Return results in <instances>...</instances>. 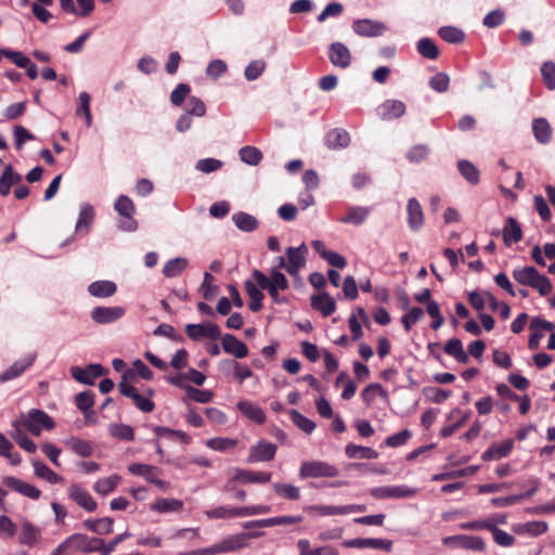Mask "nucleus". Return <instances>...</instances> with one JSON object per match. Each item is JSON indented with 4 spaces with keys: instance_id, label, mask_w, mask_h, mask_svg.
I'll list each match as a JSON object with an SVG mask.
<instances>
[{
    "instance_id": "1",
    "label": "nucleus",
    "mask_w": 555,
    "mask_h": 555,
    "mask_svg": "<svg viewBox=\"0 0 555 555\" xmlns=\"http://www.w3.org/2000/svg\"><path fill=\"white\" fill-rule=\"evenodd\" d=\"M270 512V506H243V507H227L218 506L212 509L206 511L205 515L210 519H230L235 517H246L266 514Z\"/></svg>"
},
{
    "instance_id": "2",
    "label": "nucleus",
    "mask_w": 555,
    "mask_h": 555,
    "mask_svg": "<svg viewBox=\"0 0 555 555\" xmlns=\"http://www.w3.org/2000/svg\"><path fill=\"white\" fill-rule=\"evenodd\" d=\"M230 479L224 485L225 491H233L235 483H266L271 480V473L253 472L248 469L231 468L229 469Z\"/></svg>"
},
{
    "instance_id": "3",
    "label": "nucleus",
    "mask_w": 555,
    "mask_h": 555,
    "mask_svg": "<svg viewBox=\"0 0 555 555\" xmlns=\"http://www.w3.org/2000/svg\"><path fill=\"white\" fill-rule=\"evenodd\" d=\"M339 475V469L323 461H306L302 462L299 468V476L306 478H321V477H336Z\"/></svg>"
},
{
    "instance_id": "4",
    "label": "nucleus",
    "mask_w": 555,
    "mask_h": 555,
    "mask_svg": "<svg viewBox=\"0 0 555 555\" xmlns=\"http://www.w3.org/2000/svg\"><path fill=\"white\" fill-rule=\"evenodd\" d=\"M262 535L261 532L238 533L229 535L219 543L210 546L211 555L238 551L248 545L247 540Z\"/></svg>"
},
{
    "instance_id": "5",
    "label": "nucleus",
    "mask_w": 555,
    "mask_h": 555,
    "mask_svg": "<svg viewBox=\"0 0 555 555\" xmlns=\"http://www.w3.org/2000/svg\"><path fill=\"white\" fill-rule=\"evenodd\" d=\"M525 284L537 289L541 296L548 295L553 288L550 279L539 273L534 267L522 268V285Z\"/></svg>"
},
{
    "instance_id": "6",
    "label": "nucleus",
    "mask_w": 555,
    "mask_h": 555,
    "mask_svg": "<svg viewBox=\"0 0 555 555\" xmlns=\"http://www.w3.org/2000/svg\"><path fill=\"white\" fill-rule=\"evenodd\" d=\"M115 209L125 220L120 222L119 228L124 231L132 232L138 228L137 221L133 219L135 207L133 202L126 195H120L115 202Z\"/></svg>"
},
{
    "instance_id": "7",
    "label": "nucleus",
    "mask_w": 555,
    "mask_h": 555,
    "mask_svg": "<svg viewBox=\"0 0 555 555\" xmlns=\"http://www.w3.org/2000/svg\"><path fill=\"white\" fill-rule=\"evenodd\" d=\"M417 489L408 486H383L371 489V495L375 499H404L412 498Z\"/></svg>"
},
{
    "instance_id": "8",
    "label": "nucleus",
    "mask_w": 555,
    "mask_h": 555,
    "mask_svg": "<svg viewBox=\"0 0 555 555\" xmlns=\"http://www.w3.org/2000/svg\"><path fill=\"white\" fill-rule=\"evenodd\" d=\"M253 278L259 287H274L279 291H286L289 286L286 276L276 269L271 271L270 276L259 270H254Z\"/></svg>"
},
{
    "instance_id": "9",
    "label": "nucleus",
    "mask_w": 555,
    "mask_h": 555,
    "mask_svg": "<svg viewBox=\"0 0 555 555\" xmlns=\"http://www.w3.org/2000/svg\"><path fill=\"white\" fill-rule=\"evenodd\" d=\"M555 325L552 322L542 320L540 318H533L529 323V340L528 347L531 350L538 349L541 339L547 332H552Z\"/></svg>"
},
{
    "instance_id": "10",
    "label": "nucleus",
    "mask_w": 555,
    "mask_h": 555,
    "mask_svg": "<svg viewBox=\"0 0 555 555\" xmlns=\"http://www.w3.org/2000/svg\"><path fill=\"white\" fill-rule=\"evenodd\" d=\"M72 550L83 553L98 552L102 555V539L90 538L82 533H74L69 535Z\"/></svg>"
},
{
    "instance_id": "11",
    "label": "nucleus",
    "mask_w": 555,
    "mask_h": 555,
    "mask_svg": "<svg viewBox=\"0 0 555 555\" xmlns=\"http://www.w3.org/2000/svg\"><path fill=\"white\" fill-rule=\"evenodd\" d=\"M276 446L267 440H259L250 448L247 456L248 463H260L272 461L276 453Z\"/></svg>"
},
{
    "instance_id": "12",
    "label": "nucleus",
    "mask_w": 555,
    "mask_h": 555,
    "mask_svg": "<svg viewBox=\"0 0 555 555\" xmlns=\"http://www.w3.org/2000/svg\"><path fill=\"white\" fill-rule=\"evenodd\" d=\"M128 470L133 475L144 477L146 481L155 485L162 490H167L169 488V483L167 481H164L157 477L159 473L157 467L134 463L128 466Z\"/></svg>"
},
{
    "instance_id": "13",
    "label": "nucleus",
    "mask_w": 555,
    "mask_h": 555,
    "mask_svg": "<svg viewBox=\"0 0 555 555\" xmlns=\"http://www.w3.org/2000/svg\"><path fill=\"white\" fill-rule=\"evenodd\" d=\"M352 29L361 37H378L387 30V26L382 22L362 18L352 23Z\"/></svg>"
},
{
    "instance_id": "14",
    "label": "nucleus",
    "mask_w": 555,
    "mask_h": 555,
    "mask_svg": "<svg viewBox=\"0 0 555 555\" xmlns=\"http://www.w3.org/2000/svg\"><path fill=\"white\" fill-rule=\"evenodd\" d=\"M185 333L193 340H199L202 338L217 339L221 335L219 326L209 322L203 324H188L185 326Z\"/></svg>"
},
{
    "instance_id": "15",
    "label": "nucleus",
    "mask_w": 555,
    "mask_h": 555,
    "mask_svg": "<svg viewBox=\"0 0 555 555\" xmlns=\"http://www.w3.org/2000/svg\"><path fill=\"white\" fill-rule=\"evenodd\" d=\"M308 248L305 244H301L299 247H288L286 249L287 256V267L286 271L296 276L299 270L306 264V254Z\"/></svg>"
},
{
    "instance_id": "16",
    "label": "nucleus",
    "mask_w": 555,
    "mask_h": 555,
    "mask_svg": "<svg viewBox=\"0 0 555 555\" xmlns=\"http://www.w3.org/2000/svg\"><path fill=\"white\" fill-rule=\"evenodd\" d=\"M343 545L349 548H374L390 552L392 547V542L390 540L385 539L357 538L344 541Z\"/></svg>"
},
{
    "instance_id": "17",
    "label": "nucleus",
    "mask_w": 555,
    "mask_h": 555,
    "mask_svg": "<svg viewBox=\"0 0 555 555\" xmlns=\"http://www.w3.org/2000/svg\"><path fill=\"white\" fill-rule=\"evenodd\" d=\"M105 370L100 364H89L85 369L73 366L70 369L72 376L79 383L85 385H93L95 378L102 376Z\"/></svg>"
},
{
    "instance_id": "18",
    "label": "nucleus",
    "mask_w": 555,
    "mask_h": 555,
    "mask_svg": "<svg viewBox=\"0 0 555 555\" xmlns=\"http://www.w3.org/2000/svg\"><path fill=\"white\" fill-rule=\"evenodd\" d=\"M125 315V309L115 307H95L91 311V319L98 324H108L116 322Z\"/></svg>"
},
{
    "instance_id": "19",
    "label": "nucleus",
    "mask_w": 555,
    "mask_h": 555,
    "mask_svg": "<svg viewBox=\"0 0 555 555\" xmlns=\"http://www.w3.org/2000/svg\"><path fill=\"white\" fill-rule=\"evenodd\" d=\"M68 496L87 512H94L98 508V504L91 494L78 483L68 488Z\"/></svg>"
},
{
    "instance_id": "20",
    "label": "nucleus",
    "mask_w": 555,
    "mask_h": 555,
    "mask_svg": "<svg viewBox=\"0 0 555 555\" xmlns=\"http://www.w3.org/2000/svg\"><path fill=\"white\" fill-rule=\"evenodd\" d=\"M328 59L335 67L347 68L351 63V53L341 42H333L328 47Z\"/></svg>"
},
{
    "instance_id": "21",
    "label": "nucleus",
    "mask_w": 555,
    "mask_h": 555,
    "mask_svg": "<svg viewBox=\"0 0 555 555\" xmlns=\"http://www.w3.org/2000/svg\"><path fill=\"white\" fill-rule=\"evenodd\" d=\"M443 543L449 545H454L456 547L474 550V551H482L485 548V542L481 538L475 535H452L443 539Z\"/></svg>"
},
{
    "instance_id": "22",
    "label": "nucleus",
    "mask_w": 555,
    "mask_h": 555,
    "mask_svg": "<svg viewBox=\"0 0 555 555\" xmlns=\"http://www.w3.org/2000/svg\"><path fill=\"white\" fill-rule=\"evenodd\" d=\"M36 360V353H28L23 359L15 361L8 370L0 374V382L5 383L22 375Z\"/></svg>"
},
{
    "instance_id": "23",
    "label": "nucleus",
    "mask_w": 555,
    "mask_h": 555,
    "mask_svg": "<svg viewBox=\"0 0 555 555\" xmlns=\"http://www.w3.org/2000/svg\"><path fill=\"white\" fill-rule=\"evenodd\" d=\"M41 540V530L29 522L28 520L24 519L21 522V531L18 541L21 544L26 546H34L38 544Z\"/></svg>"
},
{
    "instance_id": "24",
    "label": "nucleus",
    "mask_w": 555,
    "mask_h": 555,
    "mask_svg": "<svg viewBox=\"0 0 555 555\" xmlns=\"http://www.w3.org/2000/svg\"><path fill=\"white\" fill-rule=\"evenodd\" d=\"M222 348L224 352L234 356L237 359L247 357V346L231 334H224L221 337Z\"/></svg>"
},
{
    "instance_id": "25",
    "label": "nucleus",
    "mask_w": 555,
    "mask_h": 555,
    "mask_svg": "<svg viewBox=\"0 0 555 555\" xmlns=\"http://www.w3.org/2000/svg\"><path fill=\"white\" fill-rule=\"evenodd\" d=\"M22 179V176L15 171L12 165L5 166L0 176V195L8 196L11 192V188L20 184Z\"/></svg>"
},
{
    "instance_id": "26",
    "label": "nucleus",
    "mask_w": 555,
    "mask_h": 555,
    "mask_svg": "<svg viewBox=\"0 0 555 555\" xmlns=\"http://www.w3.org/2000/svg\"><path fill=\"white\" fill-rule=\"evenodd\" d=\"M238 411L245 415L248 420L262 424L266 421V414L263 410L256 403L250 401H240L236 404Z\"/></svg>"
},
{
    "instance_id": "27",
    "label": "nucleus",
    "mask_w": 555,
    "mask_h": 555,
    "mask_svg": "<svg viewBox=\"0 0 555 555\" xmlns=\"http://www.w3.org/2000/svg\"><path fill=\"white\" fill-rule=\"evenodd\" d=\"M513 448V441L511 439H506L499 443L492 444L489 449H487L482 453L483 461H494L505 457L509 454Z\"/></svg>"
},
{
    "instance_id": "28",
    "label": "nucleus",
    "mask_w": 555,
    "mask_h": 555,
    "mask_svg": "<svg viewBox=\"0 0 555 555\" xmlns=\"http://www.w3.org/2000/svg\"><path fill=\"white\" fill-rule=\"evenodd\" d=\"M408 221L413 231H417L424 223V215L421 204L415 198H410L408 203Z\"/></svg>"
},
{
    "instance_id": "29",
    "label": "nucleus",
    "mask_w": 555,
    "mask_h": 555,
    "mask_svg": "<svg viewBox=\"0 0 555 555\" xmlns=\"http://www.w3.org/2000/svg\"><path fill=\"white\" fill-rule=\"evenodd\" d=\"M311 306L313 309L320 311L324 317L331 315L336 309L335 300L327 293H321L312 296Z\"/></svg>"
},
{
    "instance_id": "30",
    "label": "nucleus",
    "mask_w": 555,
    "mask_h": 555,
    "mask_svg": "<svg viewBox=\"0 0 555 555\" xmlns=\"http://www.w3.org/2000/svg\"><path fill=\"white\" fill-rule=\"evenodd\" d=\"M532 132L535 140L541 144H547L552 140V128L545 118H535L532 121Z\"/></svg>"
},
{
    "instance_id": "31",
    "label": "nucleus",
    "mask_w": 555,
    "mask_h": 555,
    "mask_svg": "<svg viewBox=\"0 0 555 555\" xmlns=\"http://www.w3.org/2000/svg\"><path fill=\"white\" fill-rule=\"evenodd\" d=\"M404 103L397 100H388L379 107V115L383 119L399 118L404 114Z\"/></svg>"
},
{
    "instance_id": "32",
    "label": "nucleus",
    "mask_w": 555,
    "mask_h": 555,
    "mask_svg": "<svg viewBox=\"0 0 555 555\" xmlns=\"http://www.w3.org/2000/svg\"><path fill=\"white\" fill-rule=\"evenodd\" d=\"M117 286L112 281H96L88 286V292L93 297L106 298L113 296Z\"/></svg>"
},
{
    "instance_id": "33",
    "label": "nucleus",
    "mask_w": 555,
    "mask_h": 555,
    "mask_svg": "<svg viewBox=\"0 0 555 555\" xmlns=\"http://www.w3.org/2000/svg\"><path fill=\"white\" fill-rule=\"evenodd\" d=\"M34 470L37 477L48 481L51 485L63 482V477L53 472L49 466L39 460L33 461Z\"/></svg>"
},
{
    "instance_id": "34",
    "label": "nucleus",
    "mask_w": 555,
    "mask_h": 555,
    "mask_svg": "<svg viewBox=\"0 0 555 555\" xmlns=\"http://www.w3.org/2000/svg\"><path fill=\"white\" fill-rule=\"evenodd\" d=\"M444 352L453 357L459 363L465 364L469 360L468 353L463 349L459 338L449 339L444 345Z\"/></svg>"
},
{
    "instance_id": "35",
    "label": "nucleus",
    "mask_w": 555,
    "mask_h": 555,
    "mask_svg": "<svg viewBox=\"0 0 555 555\" xmlns=\"http://www.w3.org/2000/svg\"><path fill=\"white\" fill-rule=\"evenodd\" d=\"M345 453L349 459L373 460L378 457V453L374 449L353 443L346 446Z\"/></svg>"
},
{
    "instance_id": "36",
    "label": "nucleus",
    "mask_w": 555,
    "mask_h": 555,
    "mask_svg": "<svg viewBox=\"0 0 555 555\" xmlns=\"http://www.w3.org/2000/svg\"><path fill=\"white\" fill-rule=\"evenodd\" d=\"M113 518L103 517L99 519H87L83 521V527L98 534H108L113 531Z\"/></svg>"
},
{
    "instance_id": "37",
    "label": "nucleus",
    "mask_w": 555,
    "mask_h": 555,
    "mask_svg": "<svg viewBox=\"0 0 555 555\" xmlns=\"http://www.w3.org/2000/svg\"><path fill=\"white\" fill-rule=\"evenodd\" d=\"M350 143V135L346 130L333 129L326 134V145L330 149H344Z\"/></svg>"
},
{
    "instance_id": "38",
    "label": "nucleus",
    "mask_w": 555,
    "mask_h": 555,
    "mask_svg": "<svg viewBox=\"0 0 555 555\" xmlns=\"http://www.w3.org/2000/svg\"><path fill=\"white\" fill-rule=\"evenodd\" d=\"M65 446L81 457H88L92 455L93 448L91 443L78 437H70L65 441Z\"/></svg>"
},
{
    "instance_id": "39",
    "label": "nucleus",
    "mask_w": 555,
    "mask_h": 555,
    "mask_svg": "<svg viewBox=\"0 0 555 555\" xmlns=\"http://www.w3.org/2000/svg\"><path fill=\"white\" fill-rule=\"evenodd\" d=\"M121 478L119 475H111L105 478L96 480L93 485V490L100 495H107L112 493L119 485Z\"/></svg>"
},
{
    "instance_id": "40",
    "label": "nucleus",
    "mask_w": 555,
    "mask_h": 555,
    "mask_svg": "<svg viewBox=\"0 0 555 555\" xmlns=\"http://www.w3.org/2000/svg\"><path fill=\"white\" fill-rule=\"evenodd\" d=\"M183 502L178 499L160 498L151 505V509L158 513L180 512Z\"/></svg>"
},
{
    "instance_id": "41",
    "label": "nucleus",
    "mask_w": 555,
    "mask_h": 555,
    "mask_svg": "<svg viewBox=\"0 0 555 555\" xmlns=\"http://www.w3.org/2000/svg\"><path fill=\"white\" fill-rule=\"evenodd\" d=\"M8 485L15 491L33 500H37L41 495V492L37 487L15 478H10Z\"/></svg>"
},
{
    "instance_id": "42",
    "label": "nucleus",
    "mask_w": 555,
    "mask_h": 555,
    "mask_svg": "<svg viewBox=\"0 0 555 555\" xmlns=\"http://www.w3.org/2000/svg\"><path fill=\"white\" fill-rule=\"evenodd\" d=\"M23 422L35 424L48 430L54 428V422L52 421V418L46 412L37 409L30 410L27 418L24 420Z\"/></svg>"
},
{
    "instance_id": "43",
    "label": "nucleus",
    "mask_w": 555,
    "mask_h": 555,
    "mask_svg": "<svg viewBox=\"0 0 555 555\" xmlns=\"http://www.w3.org/2000/svg\"><path fill=\"white\" fill-rule=\"evenodd\" d=\"M486 528L489 529L492 532L493 539L495 543H498L501 546H511L515 539L512 534L499 529L495 526V521L493 518H490L488 522L485 524Z\"/></svg>"
},
{
    "instance_id": "44",
    "label": "nucleus",
    "mask_w": 555,
    "mask_h": 555,
    "mask_svg": "<svg viewBox=\"0 0 555 555\" xmlns=\"http://www.w3.org/2000/svg\"><path fill=\"white\" fill-rule=\"evenodd\" d=\"M94 220V210L93 207L89 204H85L81 207L79 212V217L76 223V232H88L90 225Z\"/></svg>"
},
{
    "instance_id": "45",
    "label": "nucleus",
    "mask_w": 555,
    "mask_h": 555,
    "mask_svg": "<svg viewBox=\"0 0 555 555\" xmlns=\"http://www.w3.org/2000/svg\"><path fill=\"white\" fill-rule=\"evenodd\" d=\"M503 240L507 246L520 241V228L517 220L513 217L507 219V223L503 228Z\"/></svg>"
},
{
    "instance_id": "46",
    "label": "nucleus",
    "mask_w": 555,
    "mask_h": 555,
    "mask_svg": "<svg viewBox=\"0 0 555 555\" xmlns=\"http://www.w3.org/2000/svg\"><path fill=\"white\" fill-rule=\"evenodd\" d=\"M370 209L366 207H351L348 210V214L340 218V222L343 223H351L353 225L362 224L369 217Z\"/></svg>"
},
{
    "instance_id": "47",
    "label": "nucleus",
    "mask_w": 555,
    "mask_h": 555,
    "mask_svg": "<svg viewBox=\"0 0 555 555\" xmlns=\"http://www.w3.org/2000/svg\"><path fill=\"white\" fill-rule=\"evenodd\" d=\"M234 224L244 232H251L258 227L257 219L246 212H236L232 216Z\"/></svg>"
},
{
    "instance_id": "48",
    "label": "nucleus",
    "mask_w": 555,
    "mask_h": 555,
    "mask_svg": "<svg viewBox=\"0 0 555 555\" xmlns=\"http://www.w3.org/2000/svg\"><path fill=\"white\" fill-rule=\"evenodd\" d=\"M13 427L14 429L11 431V437L14 441L25 451L35 453L37 451L36 443L22 431L18 423H14Z\"/></svg>"
},
{
    "instance_id": "49",
    "label": "nucleus",
    "mask_w": 555,
    "mask_h": 555,
    "mask_svg": "<svg viewBox=\"0 0 555 555\" xmlns=\"http://www.w3.org/2000/svg\"><path fill=\"white\" fill-rule=\"evenodd\" d=\"M298 547L300 550V555H339L338 551L332 546L311 548L310 542L306 539L298 541Z\"/></svg>"
},
{
    "instance_id": "50",
    "label": "nucleus",
    "mask_w": 555,
    "mask_h": 555,
    "mask_svg": "<svg viewBox=\"0 0 555 555\" xmlns=\"http://www.w3.org/2000/svg\"><path fill=\"white\" fill-rule=\"evenodd\" d=\"M238 155L243 163L250 166L258 165L262 159L261 151L250 145L243 146L242 149H240Z\"/></svg>"
},
{
    "instance_id": "51",
    "label": "nucleus",
    "mask_w": 555,
    "mask_h": 555,
    "mask_svg": "<svg viewBox=\"0 0 555 555\" xmlns=\"http://www.w3.org/2000/svg\"><path fill=\"white\" fill-rule=\"evenodd\" d=\"M220 366L223 369H233L235 378L240 384L253 376V372L248 366L242 365L236 361L224 360L220 363Z\"/></svg>"
},
{
    "instance_id": "52",
    "label": "nucleus",
    "mask_w": 555,
    "mask_h": 555,
    "mask_svg": "<svg viewBox=\"0 0 555 555\" xmlns=\"http://www.w3.org/2000/svg\"><path fill=\"white\" fill-rule=\"evenodd\" d=\"M186 267L188 260L182 257H177L165 263L163 273L167 278H175L178 276Z\"/></svg>"
},
{
    "instance_id": "53",
    "label": "nucleus",
    "mask_w": 555,
    "mask_h": 555,
    "mask_svg": "<svg viewBox=\"0 0 555 555\" xmlns=\"http://www.w3.org/2000/svg\"><path fill=\"white\" fill-rule=\"evenodd\" d=\"M416 48L417 52L428 60H436L439 55V50L430 38L420 39Z\"/></svg>"
},
{
    "instance_id": "54",
    "label": "nucleus",
    "mask_w": 555,
    "mask_h": 555,
    "mask_svg": "<svg viewBox=\"0 0 555 555\" xmlns=\"http://www.w3.org/2000/svg\"><path fill=\"white\" fill-rule=\"evenodd\" d=\"M377 396H380L385 399H387V397H388L387 391L382 387L380 384H377V383L367 385L362 390V393H361L363 401L369 405H371L374 402V400Z\"/></svg>"
},
{
    "instance_id": "55",
    "label": "nucleus",
    "mask_w": 555,
    "mask_h": 555,
    "mask_svg": "<svg viewBox=\"0 0 555 555\" xmlns=\"http://www.w3.org/2000/svg\"><path fill=\"white\" fill-rule=\"evenodd\" d=\"M304 520L302 516H278L272 518L259 519L258 525L263 527H273L281 525H294Z\"/></svg>"
},
{
    "instance_id": "56",
    "label": "nucleus",
    "mask_w": 555,
    "mask_h": 555,
    "mask_svg": "<svg viewBox=\"0 0 555 555\" xmlns=\"http://www.w3.org/2000/svg\"><path fill=\"white\" fill-rule=\"evenodd\" d=\"M274 492L287 500H299L300 499V489L291 483H273L272 486Z\"/></svg>"
},
{
    "instance_id": "57",
    "label": "nucleus",
    "mask_w": 555,
    "mask_h": 555,
    "mask_svg": "<svg viewBox=\"0 0 555 555\" xmlns=\"http://www.w3.org/2000/svg\"><path fill=\"white\" fill-rule=\"evenodd\" d=\"M108 431L113 437L121 440L132 441L134 439L133 428L126 424H111Z\"/></svg>"
},
{
    "instance_id": "58",
    "label": "nucleus",
    "mask_w": 555,
    "mask_h": 555,
    "mask_svg": "<svg viewBox=\"0 0 555 555\" xmlns=\"http://www.w3.org/2000/svg\"><path fill=\"white\" fill-rule=\"evenodd\" d=\"M206 446L215 451L225 452L237 446V440L231 438L216 437L208 439Z\"/></svg>"
},
{
    "instance_id": "59",
    "label": "nucleus",
    "mask_w": 555,
    "mask_h": 555,
    "mask_svg": "<svg viewBox=\"0 0 555 555\" xmlns=\"http://www.w3.org/2000/svg\"><path fill=\"white\" fill-rule=\"evenodd\" d=\"M440 38L449 43H460L464 40V33L453 26H444L438 30Z\"/></svg>"
},
{
    "instance_id": "60",
    "label": "nucleus",
    "mask_w": 555,
    "mask_h": 555,
    "mask_svg": "<svg viewBox=\"0 0 555 555\" xmlns=\"http://www.w3.org/2000/svg\"><path fill=\"white\" fill-rule=\"evenodd\" d=\"M457 168L461 175L473 184L479 182V171L478 169L468 160H460L457 163Z\"/></svg>"
},
{
    "instance_id": "61",
    "label": "nucleus",
    "mask_w": 555,
    "mask_h": 555,
    "mask_svg": "<svg viewBox=\"0 0 555 555\" xmlns=\"http://www.w3.org/2000/svg\"><path fill=\"white\" fill-rule=\"evenodd\" d=\"M542 80L548 90H555V63L546 61L541 66Z\"/></svg>"
},
{
    "instance_id": "62",
    "label": "nucleus",
    "mask_w": 555,
    "mask_h": 555,
    "mask_svg": "<svg viewBox=\"0 0 555 555\" xmlns=\"http://www.w3.org/2000/svg\"><path fill=\"white\" fill-rule=\"evenodd\" d=\"M184 114H188L189 116L203 117L206 114V105L201 99L190 96L186 102Z\"/></svg>"
},
{
    "instance_id": "63",
    "label": "nucleus",
    "mask_w": 555,
    "mask_h": 555,
    "mask_svg": "<svg viewBox=\"0 0 555 555\" xmlns=\"http://www.w3.org/2000/svg\"><path fill=\"white\" fill-rule=\"evenodd\" d=\"M289 414L293 423L302 431L310 434L314 430L315 423L306 417L305 415H302L301 413H299L298 411L292 410Z\"/></svg>"
},
{
    "instance_id": "64",
    "label": "nucleus",
    "mask_w": 555,
    "mask_h": 555,
    "mask_svg": "<svg viewBox=\"0 0 555 555\" xmlns=\"http://www.w3.org/2000/svg\"><path fill=\"white\" fill-rule=\"evenodd\" d=\"M449 85H450V77L448 74H446L443 72L437 73L429 79L430 88L434 91L439 92V93L448 91Z\"/></svg>"
}]
</instances>
